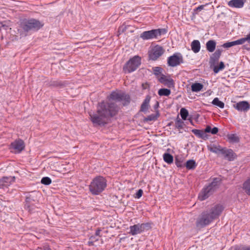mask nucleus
<instances>
[{"label":"nucleus","mask_w":250,"mask_h":250,"mask_svg":"<svg viewBox=\"0 0 250 250\" xmlns=\"http://www.w3.org/2000/svg\"><path fill=\"white\" fill-rule=\"evenodd\" d=\"M235 45H238V44H242L244 43L245 42V40L244 39V38L240 39L238 40L234 41Z\"/></svg>","instance_id":"42"},{"label":"nucleus","mask_w":250,"mask_h":250,"mask_svg":"<svg viewBox=\"0 0 250 250\" xmlns=\"http://www.w3.org/2000/svg\"><path fill=\"white\" fill-rule=\"evenodd\" d=\"M233 250H250V246H236L233 248Z\"/></svg>","instance_id":"38"},{"label":"nucleus","mask_w":250,"mask_h":250,"mask_svg":"<svg viewBox=\"0 0 250 250\" xmlns=\"http://www.w3.org/2000/svg\"><path fill=\"white\" fill-rule=\"evenodd\" d=\"M221 181V178L219 177L214 178L212 182L208 186L203 188L200 193L198 196L200 200H205L211 195L218 188Z\"/></svg>","instance_id":"4"},{"label":"nucleus","mask_w":250,"mask_h":250,"mask_svg":"<svg viewBox=\"0 0 250 250\" xmlns=\"http://www.w3.org/2000/svg\"><path fill=\"white\" fill-rule=\"evenodd\" d=\"M246 0H231L228 2V5L231 7L240 8L243 7Z\"/></svg>","instance_id":"19"},{"label":"nucleus","mask_w":250,"mask_h":250,"mask_svg":"<svg viewBox=\"0 0 250 250\" xmlns=\"http://www.w3.org/2000/svg\"><path fill=\"white\" fill-rule=\"evenodd\" d=\"M159 104L158 102H157L155 105H154V108H157L159 106Z\"/></svg>","instance_id":"55"},{"label":"nucleus","mask_w":250,"mask_h":250,"mask_svg":"<svg viewBox=\"0 0 250 250\" xmlns=\"http://www.w3.org/2000/svg\"><path fill=\"white\" fill-rule=\"evenodd\" d=\"M150 98L151 97L149 95H147L146 96L145 99L144 100L143 104L141 105V111L143 112H145L148 110Z\"/></svg>","instance_id":"21"},{"label":"nucleus","mask_w":250,"mask_h":250,"mask_svg":"<svg viewBox=\"0 0 250 250\" xmlns=\"http://www.w3.org/2000/svg\"><path fill=\"white\" fill-rule=\"evenodd\" d=\"M94 241L93 240L89 241L88 242V244L89 246H93L94 245Z\"/></svg>","instance_id":"53"},{"label":"nucleus","mask_w":250,"mask_h":250,"mask_svg":"<svg viewBox=\"0 0 250 250\" xmlns=\"http://www.w3.org/2000/svg\"><path fill=\"white\" fill-rule=\"evenodd\" d=\"M225 158H228V161H232L234 160L235 157H225Z\"/></svg>","instance_id":"54"},{"label":"nucleus","mask_w":250,"mask_h":250,"mask_svg":"<svg viewBox=\"0 0 250 250\" xmlns=\"http://www.w3.org/2000/svg\"><path fill=\"white\" fill-rule=\"evenodd\" d=\"M158 93L159 95L160 96H168L170 94L171 91L169 89L161 88L159 90Z\"/></svg>","instance_id":"30"},{"label":"nucleus","mask_w":250,"mask_h":250,"mask_svg":"<svg viewBox=\"0 0 250 250\" xmlns=\"http://www.w3.org/2000/svg\"><path fill=\"white\" fill-rule=\"evenodd\" d=\"M159 82L164 84L168 88L174 87V82L170 78V76H166L164 74H161L159 77H158Z\"/></svg>","instance_id":"14"},{"label":"nucleus","mask_w":250,"mask_h":250,"mask_svg":"<svg viewBox=\"0 0 250 250\" xmlns=\"http://www.w3.org/2000/svg\"><path fill=\"white\" fill-rule=\"evenodd\" d=\"M216 42L214 40H209L206 43L207 50L210 52H213L216 47Z\"/></svg>","instance_id":"23"},{"label":"nucleus","mask_w":250,"mask_h":250,"mask_svg":"<svg viewBox=\"0 0 250 250\" xmlns=\"http://www.w3.org/2000/svg\"><path fill=\"white\" fill-rule=\"evenodd\" d=\"M208 148L210 151L217 154L225 155V156H234L235 153L232 149L222 148L218 145H210L208 146Z\"/></svg>","instance_id":"9"},{"label":"nucleus","mask_w":250,"mask_h":250,"mask_svg":"<svg viewBox=\"0 0 250 250\" xmlns=\"http://www.w3.org/2000/svg\"><path fill=\"white\" fill-rule=\"evenodd\" d=\"M185 166L188 169H193L196 167L197 165L194 160H189L187 161Z\"/></svg>","instance_id":"28"},{"label":"nucleus","mask_w":250,"mask_h":250,"mask_svg":"<svg viewBox=\"0 0 250 250\" xmlns=\"http://www.w3.org/2000/svg\"><path fill=\"white\" fill-rule=\"evenodd\" d=\"M175 164L177 167H181L185 166L184 157H175Z\"/></svg>","instance_id":"34"},{"label":"nucleus","mask_w":250,"mask_h":250,"mask_svg":"<svg viewBox=\"0 0 250 250\" xmlns=\"http://www.w3.org/2000/svg\"><path fill=\"white\" fill-rule=\"evenodd\" d=\"M126 30V27L124 26V25L120 26L118 29V32L121 34V33H123Z\"/></svg>","instance_id":"45"},{"label":"nucleus","mask_w":250,"mask_h":250,"mask_svg":"<svg viewBox=\"0 0 250 250\" xmlns=\"http://www.w3.org/2000/svg\"><path fill=\"white\" fill-rule=\"evenodd\" d=\"M152 70L153 71V74L155 76L158 77L159 75L160 76L161 74H162L161 73H162L163 69L161 67L156 66V67H153L152 68Z\"/></svg>","instance_id":"36"},{"label":"nucleus","mask_w":250,"mask_h":250,"mask_svg":"<svg viewBox=\"0 0 250 250\" xmlns=\"http://www.w3.org/2000/svg\"><path fill=\"white\" fill-rule=\"evenodd\" d=\"M184 124V122L181 119H180L178 116L175 121L176 127L178 129H181L183 127Z\"/></svg>","instance_id":"33"},{"label":"nucleus","mask_w":250,"mask_h":250,"mask_svg":"<svg viewBox=\"0 0 250 250\" xmlns=\"http://www.w3.org/2000/svg\"><path fill=\"white\" fill-rule=\"evenodd\" d=\"M42 26L39 21L35 19H24L21 23V27L26 32L38 30Z\"/></svg>","instance_id":"5"},{"label":"nucleus","mask_w":250,"mask_h":250,"mask_svg":"<svg viewBox=\"0 0 250 250\" xmlns=\"http://www.w3.org/2000/svg\"><path fill=\"white\" fill-rule=\"evenodd\" d=\"M245 42L248 41L250 43V33L248 34L246 38H244Z\"/></svg>","instance_id":"50"},{"label":"nucleus","mask_w":250,"mask_h":250,"mask_svg":"<svg viewBox=\"0 0 250 250\" xmlns=\"http://www.w3.org/2000/svg\"><path fill=\"white\" fill-rule=\"evenodd\" d=\"M142 86H143L144 89L146 88V87H144V84H142Z\"/></svg>","instance_id":"56"},{"label":"nucleus","mask_w":250,"mask_h":250,"mask_svg":"<svg viewBox=\"0 0 250 250\" xmlns=\"http://www.w3.org/2000/svg\"><path fill=\"white\" fill-rule=\"evenodd\" d=\"M225 67V65L224 63L223 62H221L218 65L215 64L211 68L213 69V72L215 73H218L220 70L224 69Z\"/></svg>","instance_id":"27"},{"label":"nucleus","mask_w":250,"mask_h":250,"mask_svg":"<svg viewBox=\"0 0 250 250\" xmlns=\"http://www.w3.org/2000/svg\"><path fill=\"white\" fill-rule=\"evenodd\" d=\"M110 99L118 102L125 101V103L130 102V97L125 93L112 92L110 95Z\"/></svg>","instance_id":"12"},{"label":"nucleus","mask_w":250,"mask_h":250,"mask_svg":"<svg viewBox=\"0 0 250 250\" xmlns=\"http://www.w3.org/2000/svg\"><path fill=\"white\" fill-rule=\"evenodd\" d=\"M180 115L183 120H186L188 115V112L185 108H182L180 110Z\"/></svg>","instance_id":"35"},{"label":"nucleus","mask_w":250,"mask_h":250,"mask_svg":"<svg viewBox=\"0 0 250 250\" xmlns=\"http://www.w3.org/2000/svg\"><path fill=\"white\" fill-rule=\"evenodd\" d=\"M97 236H91L90 237V240H93L94 242H96L99 240V238L97 237Z\"/></svg>","instance_id":"47"},{"label":"nucleus","mask_w":250,"mask_h":250,"mask_svg":"<svg viewBox=\"0 0 250 250\" xmlns=\"http://www.w3.org/2000/svg\"><path fill=\"white\" fill-rule=\"evenodd\" d=\"M223 207L216 205L210 209L202 212L196 219V226L198 228H203L208 225L213 220L217 218L222 213Z\"/></svg>","instance_id":"2"},{"label":"nucleus","mask_w":250,"mask_h":250,"mask_svg":"<svg viewBox=\"0 0 250 250\" xmlns=\"http://www.w3.org/2000/svg\"><path fill=\"white\" fill-rule=\"evenodd\" d=\"M15 181V176L3 177L0 179V187L7 188Z\"/></svg>","instance_id":"17"},{"label":"nucleus","mask_w":250,"mask_h":250,"mask_svg":"<svg viewBox=\"0 0 250 250\" xmlns=\"http://www.w3.org/2000/svg\"><path fill=\"white\" fill-rule=\"evenodd\" d=\"M234 107L238 111H247L250 108L249 103L247 101H242L234 105Z\"/></svg>","instance_id":"18"},{"label":"nucleus","mask_w":250,"mask_h":250,"mask_svg":"<svg viewBox=\"0 0 250 250\" xmlns=\"http://www.w3.org/2000/svg\"><path fill=\"white\" fill-rule=\"evenodd\" d=\"M8 26L6 25L5 24H3L2 23H0V30L1 29V28H3L4 29L6 30Z\"/></svg>","instance_id":"49"},{"label":"nucleus","mask_w":250,"mask_h":250,"mask_svg":"<svg viewBox=\"0 0 250 250\" xmlns=\"http://www.w3.org/2000/svg\"><path fill=\"white\" fill-rule=\"evenodd\" d=\"M189 120H190V122L192 123V120L191 119H189Z\"/></svg>","instance_id":"57"},{"label":"nucleus","mask_w":250,"mask_h":250,"mask_svg":"<svg viewBox=\"0 0 250 250\" xmlns=\"http://www.w3.org/2000/svg\"><path fill=\"white\" fill-rule=\"evenodd\" d=\"M51 179L48 177H43L41 180V183L44 185H49L51 183Z\"/></svg>","instance_id":"37"},{"label":"nucleus","mask_w":250,"mask_h":250,"mask_svg":"<svg viewBox=\"0 0 250 250\" xmlns=\"http://www.w3.org/2000/svg\"><path fill=\"white\" fill-rule=\"evenodd\" d=\"M205 5H201L197 7L195 9H194V11H201V10L204 9Z\"/></svg>","instance_id":"46"},{"label":"nucleus","mask_w":250,"mask_h":250,"mask_svg":"<svg viewBox=\"0 0 250 250\" xmlns=\"http://www.w3.org/2000/svg\"><path fill=\"white\" fill-rule=\"evenodd\" d=\"M167 30L165 28L152 29L143 32L140 37L144 40L157 38L158 36L166 34Z\"/></svg>","instance_id":"7"},{"label":"nucleus","mask_w":250,"mask_h":250,"mask_svg":"<svg viewBox=\"0 0 250 250\" xmlns=\"http://www.w3.org/2000/svg\"><path fill=\"white\" fill-rule=\"evenodd\" d=\"M213 105L218 106L221 108H223L225 106V104L223 102L220 101L218 98H215L212 103Z\"/></svg>","instance_id":"31"},{"label":"nucleus","mask_w":250,"mask_h":250,"mask_svg":"<svg viewBox=\"0 0 250 250\" xmlns=\"http://www.w3.org/2000/svg\"><path fill=\"white\" fill-rule=\"evenodd\" d=\"M183 62V57L180 54L175 53L167 58V64L171 67L176 66Z\"/></svg>","instance_id":"11"},{"label":"nucleus","mask_w":250,"mask_h":250,"mask_svg":"<svg viewBox=\"0 0 250 250\" xmlns=\"http://www.w3.org/2000/svg\"><path fill=\"white\" fill-rule=\"evenodd\" d=\"M62 84L60 82H57V81H51L50 82V83L49 84V86H54V87H57L61 86Z\"/></svg>","instance_id":"41"},{"label":"nucleus","mask_w":250,"mask_h":250,"mask_svg":"<svg viewBox=\"0 0 250 250\" xmlns=\"http://www.w3.org/2000/svg\"><path fill=\"white\" fill-rule=\"evenodd\" d=\"M164 160L168 164H170L173 162V157H163Z\"/></svg>","instance_id":"44"},{"label":"nucleus","mask_w":250,"mask_h":250,"mask_svg":"<svg viewBox=\"0 0 250 250\" xmlns=\"http://www.w3.org/2000/svg\"><path fill=\"white\" fill-rule=\"evenodd\" d=\"M36 203H32L31 204H25L24 208L30 213H32L38 211V208L35 205Z\"/></svg>","instance_id":"25"},{"label":"nucleus","mask_w":250,"mask_h":250,"mask_svg":"<svg viewBox=\"0 0 250 250\" xmlns=\"http://www.w3.org/2000/svg\"><path fill=\"white\" fill-rule=\"evenodd\" d=\"M163 156H172V155L168 152H166L163 155Z\"/></svg>","instance_id":"52"},{"label":"nucleus","mask_w":250,"mask_h":250,"mask_svg":"<svg viewBox=\"0 0 250 250\" xmlns=\"http://www.w3.org/2000/svg\"><path fill=\"white\" fill-rule=\"evenodd\" d=\"M101 231V230L100 229H97L95 232V235L96 236H100Z\"/></svg>","instance_id":"51"},{"label":"nucleus","mask_w":250,"mask_h":250,"mask_svg":"<svg viewBox=\"0 0 250 250\" xmlns=\"http://www.w3.org/2000/svg\"><path fill=\"white\" fill-rule=\"evenodd\" d=\"M143 193V190L141 189H140L136 193L134 197L135 198L139 199L142 196Z\"/></svg>","instance_id":"43"},{"label":"nucleus","mask_w":250,"mask_h":250,"mask_svg":"<svg viewBox=\"0 0 250 250\" xmlns=\"http://www.w3.org/2000/svg\"><path fill=\"white\" fill-rule=\"evenodd\" d=\"M222 52V50L219 49H217L210 57L209 63L210 67H212V66L216 64L218 62Z\"/></svg>","instance_id":"16"},{"label":"nucleus","mask_w":250,"mask_h":250,"mask_svg":"<svg viewBox=\"0 0 250 250\" xmlns=\"http://www.w3.org/2000/svg\"><path fill=\"white\" fill-rule=\"evenodd\" d=\"M141 64V58L139 56H135L130 58L123 67L125 73H130L135 71Z\"/></svg>","instance_id":"6"},{"label":"nucleus","mask_w":250,"mask_h":250,"mask_svg":"<svg viewBox=\"0 0 250 250\" xmlns=\"http://www.w3.org/2000/svg\"><path fill=\"white\" fill-rule=\"evenodd\" d=\"M191 47L195 53L199 52L201 48L200 42L198 40H194L191 43Z\"/></svg>","instance_id":"22"},{"label":"nucleus","mask_w":250,"mask_h":250,"mask_svg":"<svg viewBox=\"0 0 250 250\" xmlns=\"http://www.w3.org/2000/svg\"><path fill=\"white\" fill-rule=\"evenodd\" d=\"M192 132L199 138H201L204 140L208 139V135L205 132V129L199 130L196 129H193L191 130Z\"/></svg>","instance_id":"20"},{"label":"nucleus","mask_w":250,"mask_h":250,"mask_svg":"<svg viewBox=\"0 0 250 250\" xmlns=\"http://www.w3.org/2000/svg\"><path fill=\"white\" fill-rule=\"evenodd\" d=\"M151 228V224L150 223H138L129 227L130 231L129 233L132 235H136L145 231L148 230Z\"/></svg>","instance_id":"8"},{"label":"nucleus","mask_w":250,"mask_h":250,"mask_svg":"<svg viewBox=\"0 0 250 250\" xmlns=\"http://www.w3.org/2000/svg\"><path fill=\"white\" fill-rule=\"evenodd\" d=\"M228 138L231 143H238L239 142V138L235 134L228 135Z\"/></svg>","instance_id":"32"},{"label":"nucleus","mask_w":250,"mask_h":250,"mask_svg":"<svg viewBox=\"0 0 250 250\" xmlns=\"http://www.w3.org/2000/svg\"><path fill=\"white\" fill-rule=\"evenodd\" d=\"M242 188L245 193L250 196V177L243 183Z\"/></svg>","instance_id":"24"},{"label":"nucleus","mask_w":250,"mask_h":250,"mask_svg":"<svg viewBox=\"0 0 250 250\" xmlns=\"http://www.w3.org/2000/svg\"><path fill=\"white\" fill-rule=\"evenodd\" d=\"M203 85L199 83H193L191 86V90L193 92H197L202 90L203 88Z\"/></svg>","instance_id":"26"},{"label":"nucleus","mask_w":250,"mask_h":250,"mask_svg":"<svg viewBox=\"0 0 250 250\" xmlns=\"http://www.w3.org/2000/svg\"><path fill=\"white\" fill-rule=\"evenodd\" d=\"M120 108L112 102L99 103L95 113L89 112L90 121L94 125H104L111 118L117 115Z\"/></svg>","instance_id":"1"},{"label":"nucleus","mask_w":250,"mask_h":250,"mask_svg":"<svg viewBox=\"0 0 250 250\" xmlns=\"http://www.w3.org/2000/svg\"><path fill=\"white\" fill-rule=\"evenodd\" d=\"M219 131L218 128L217 127H214L211 128V127L210 125H207L205 128V132L206 133H210L212 134H216Z\"/></svg>","instance_id":"29"},{"label":"nucleus","mask_w":250,"mask_h":250,"mask_svg":"<svg viewBox=\"0 0 250 250\" xmlns=\"http://www.w3.org/2000/svg\"><path fill=\"white\" fill-rule=\"evenodd\" d=\"M234 41L231 42H227L222 45V46L224 48H229L231 46H234Z\"/></svg>","instance_id":"39"},{"label":"nucleus","mask_w":250,"mask_h":250,"mask_svg":"<svg viewBox=\"0 0 250 250\" xmlns=\"http://www.w3.org/2000/svg\"><path fill=\"white\" fill-rule=\"evenodd\" d=\"M164 48L158 45L155 46L148 52V57L150 60L156 61L164 53Z\"/></svg>","instance_id":"10"},{"label":"nucleus","mask_w":250,"mask_h":250,"mask_svg":"<svg viewBox=\"0 0 250 250\" xmlns=\"http://www.w3.org/2000/svg\"><path fill=\"white\" fill-rule=\"evenodd\" d=\"M106 180L102 176H97L91 182L89 186L90 193L94 195H97L102 193L107 186Z\"/></svg>","instance_id":"3"},{"label":"nucleus","mask_w":250,"mask_h":250,"mask_svg":"<svg viewBox=\"0 0 250 250\" xmlns=\"http://www.w3.org/2000/svg\"><path fill=\"white\" fill-rule=\"evenodd\" d=\"M40 194L37 191H32L26 196L25 204H31L38 202V196Z\"/></svg>","instance_id":"15"},{"label":"nucleus","mask_w":250,"mask_h":250,"mask_svg":"<svg viewBox=\"0 0 250 250\" xmlns=\"http://www.w3.org/2000/svg\"><path fill=\"white\" fill-rule=\"evenodd\" d=\"M24 142L21 139H19L15 140L11 144L10 149L11 152L19 153L24 149Z\"/></svg>","instance_id":"13"},{"label":"nucleus","mask_w":250,"mask_h":250,"mask_svg":"<svg viewBox=\"0 0 250 250\" xmlns=\"http://www.w3.org/2000/svg\"><path fill=\"white\" fill-rule=\"evenodd\" d=\"M157 117L156 115L154 114H151L150 115L148 116L145 119V121H155L156 120Z\"/></svg>","instance_id":"40"},{"label":"nucleus","mask_w":250,"mask_h":250,"mask_svg":"<svg viewBox=\"0 0 250 250\" xmlns=\"http://www.w3.org/2000/svg\"><path fill=\"white\" fill-rule=\"evenodd\" d=\"M37 250H51L48 246H43V248H39Z\"/></svg>","instance_id":"48"}]
</instances>
